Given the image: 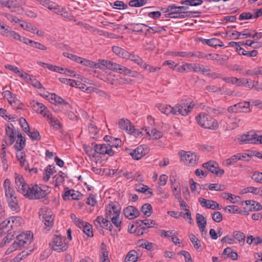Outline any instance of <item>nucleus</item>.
Here are the masks:
<instances>
[{"label": "nucleus", "instance_id": "obj_32", "mask_svg": "<svg viewBox=\"0 0 262 262\" xmlns=\"http://www.w3.org/2000/svg\"><path fill=\"white\" fill-rule=\"evenodd\" d=\"M101 255H99V259L101 262H111L108 258V252L106 250V246L103 243L101 244Z\"/></svg>", "mask_w": 262, "mask_h": 262}, {"label": "nucleus", "instance_id": "obj_57", "mask_svg": "<svg viewBox=\"0 0 262 262\" xmlns=\"http://www.w3.org/2000/svg\"><path fill=\"white\" fill-rule=\"evenodd\" d=\"M112 7L116 9H124L127 7V5L122 1H117L111 4Z\"/></svg>", "mask_w": 262, "mask_h": 262}, {"label": "nucleus", "instance_id": "obj_20", "mask_svg": "<svg viewBox=\"0 0 262 262\" xmlns=\"http://www.w3.org/2000/svg\"><path fill=\"white\" fill-rule=\"evenodd\" d=\"M99 158H102V156L107 155L109 156H113L114 154L110 143L99 144Z\"/></svg>", "mask_w": 262, "mask_h": 262}, {"label": "nucleus", "instance_id": "obj_47", "mask_svg": "<svg viewBox=\"0 0 262 262\" xmlns=\"http://www.w3.org/2000/svg\"><path fill=\"white\" fill-rule=\"evenodd\" d=\"M254 31H251L248 30H245L243 32H236V33L238 34V39H244L248 37H252Z\"/></svg>", "mask_w": 262, "mask_h": 262}, {"label": "nucleus", "instance_id": "obj_64", "mask_svg": "<svg viewBox=\"0 0 262 262\" xmlns=\"http://www.w3.org/2000/svg\"><path fill=\"white\" fill-rule=\"evenodd\" d=\"M252 179L257 183H262V172L255 171L252 177Z\"/></svg>", "mask_w": 262, "mask_h": 262}, {"label": "nucleus", "instance_id": "obj_33", "mask_svg": "<svg viewBox=\"0 0 262 262\" xmlns=\"http://www.w3.org/2000/svg\"><path fill=\"white\" fill-rule=\"evenodd\" d=\"M14 126L12 124H10L6 127V134L9 138L10 144H12L15 141Z\"/></svg>", "mask_w": 262, "mask_h": 262}, {"label": "nucleus", "instance_id": "obj_17", "mask_svg": "<svg viewBox=\"0 0 262 262\" xmlns=\"http://www.w3.org/2000/svg\"><path fill=\"white\" fill-rule=\"evenodd\" d=\"M0 33L4 36L12 37L16 40L20 39V36L15 31H10L9 27L5 26L0 21Z\"/></svg>", "mask_w": 262, "mask_h": 262}, {"label": "nucleus", "instance_id": "obj_58", "mask_svg": "<svg viewBox=\"0 0 262 262\" xmlns=\"http://www.w3.org/2000/svg\"><path fill=\"white\" fill-rule=\"evenodd\" d=\"M238 161V159L236 155H233L230 158L226 159L223 164L226 166L232 165Z\"/></svg>", "mask_w": 262, "mask_h": 262}, {"label": "nucleus", "instance_id": "obj_12", "mask_svg": "<svg viewBox=\"0 0 262 262\" xmlns=\"http://www.w3.org/2000/svg\"><path fill=\"white\" fill-rule=\"evenodd\" d=\"M249 101H243L229 106L227 110L229 113H250L251 110Z\"/></svg>", "mask_w": 262, "mask_h": 262}, {"label": "nucleus", "instance_id": "obj_63", "mask_svg": "<svg viewBox=\"0 0 262 262\" xmlns=\"http://www.w3.org/2000/svg\"><path fill=\"white\" fill-rule=\"evenodd\" d=\"M202 0H185L182 4L191 6H196L202 4Z\"/></svg>", "mask_w": 262, "mask_h": 262}, {"label": "nucleus", "instance_id": "obj_16", "mask_svg": "<svg viewBox=\"0 0 262 262\" xmlns=\"http://www.w3.org/2000/svg\"><path fill=\"white\" fill-rule=\"evenodd\" d=\"M186 8L184 6H176L175 5L169 6V13L168 15L173 14L185 13L186 16H189L192 14H200L198 11H186Z\"/></svg>", "mask_w": 262, "mask_h": 262}, {"label": "nucleus", "instance_id": "obj_40", "mask_svg": "<svg viewBox=\"0 0 262 262\" xmlns=\"http://www.w3.org/2000/svg\"><path fill=\"white\" fill-rule=\"evenodd\" d=\"M188 236L195 249L199 250L202 247L200 241L195 235L192 233H189Z\"/></svg>", "mask_w": 262, "mask_h": 262}, {"label": "nucleus", "instance_id": "obj_34", "mask_svg": "<svg viewBox=\"0 0 262 262\" xmlns=\"http://www.w3.org/2000/svg\"><path fill=\"white\" fill-rule=\"evenodd\" d=\"M10 220L11 230L15 229L20 226L21 218L19 216H12L8 219Z\"/></svg>", "mask_w": 262, "mask_h": 262}, {"label": "nucleus", "instance_id": "obj_49", "mask_svg": "<svg viewBox=\"0 0 262 262\" xmlns=\"http://www.w3.org/2000/svg\"><path fill=\"white\" fill-rule=\"evenodd\" d=\"M129 134L134 135L136 137H142L146 134L145 133V127L139 129L135 128L134 126H133Z\"/></svg>", "mask_w": 262, "mask_h": 262}, {"label": "nucleus", "instance_id": "obj_29", "mask_svg": "<svg viewBox=\"0 0 262 262\" xmlns=\"http://www.w3.org/2000/svg\"><path fill=\"white\" fill-rule=\"evenodd\" d=\"M18 139L14 145L15 149L17 151H20L25 147L26 144V139L23 137L21 133L17 135Z\"/></svg>", "mask_w": 262, "mask_h": 262}, {"label": "nucleus", "instance_id": "obj_27", "mask_svg": "<svg viewBox=\"0 0 262 262\" xmlns=\"http://www.w3.org/2000/svg\"><path fill=\"white\" fill-rule=\"evenodd\" d=\"M46 118L49 121L51 125L54 128L58 129L61 127V124L60 123L59 120L53 116L50 112L48 114V115L46 117Z\"/></svg>", "mask_w": 262, "mask_h": 262}, {"label": "nucleus", "instance_id": "obj_46", "mask_svg": "<svg viewBox=\"0 0 262 262\" xmlns=\"http://www.w3.org/2000/svg\"><path fill=\"white\" fill-rule=\"evenodd\" d=\"M99 225L110 231L112 230L113 226L109 219L102 218L101 222L99 221Z\"/></svg>", "mask_w": 262, "mask_h": 262}, {"label": "nucleus", "instance_id": "obj_41", "mask_svg": "<svg viewBox=\"0 0 262 262\" xmlns=\"http://www.w3.org/2000/svg\"><path fill=\"white\" fill-rule=\"evenodd\" d=\"M223 199L229 200L232 203H236L240 201V197L237 195H234L230 193H223L222 194Z\"/></svg>", "mask_w": 262, "mask_h": 262}, {"label": "nucleus", "instance_id": "obj_22", "mask_svg": "<svg viewBox=\"0 0 262 262\" xmlns=\"http://www.w3.org/2000/svg\"><path fill=\"white\" fill-rule=\"evenodd\" d=\"M200 40L202 42V43L204 45H207L212 47H222L224 46V44L219 39L215 38L211 39L200 38Z\"/></svg>", "mask_w": 262, "mask_h": 262}, {"label": "nucleus", "instance_id": "obj_7", "mask_svg": "<svg viewBox=\"0 0 262 262\" xmlns=\"http://www.w3.org/2000/svg\"><path fill=\"white\" fill-rule=\"evenodd\" d=\"M50 247L54 251L57 252L66 251L69 247V243L67 238L65 236L60 235H56L49 243Z\"/></svg>", "mask_w": 262, "mask_h": 262}, {"label": "nucleus", "instance_id": "obj_62", "mask_svg": "<svg viewBox=\"0 0 262 262\" xmlns=\"http://www.w3.org/2000/svg\"><path fill=\"white\" fill-rule=\"evenodd\" d=\"M29 254L28 251H22L14 258V262H19L21 260L25 259Z\"/></svg>", "mask_w": 262, "mask_h": 262}, {"label": "nucleus", "instance_id": "obj_11", "mask_svg": "<svg viewBox=\"0 0 262 262\" xmlns=\"http://www.w3.org/2000/svg\"><path fill=\"white\" fill-rule=\"evenodd\" d=\"M258 136L254 131L251 130L241 136L238 140L241 144H258Z\"/></svg>", "mask_w": 262, "mask_h": 262}, {"label": "nucleus", "instance_id": "obj_54", "mask_svg": "<svg viewBox=\"0 0 262 262\" xmlns=\"http://www.w3.org/2000/svg\"><path fill=\"white\" fill-rule=\"evenodd\" d=\"M141 211L146 216H149L151 214L152 207L150 204L146 203L144 204L142 208Z\"/></svg>", "mask_w": 262, "mask_h": 262}, {"label": "nucleus", "instance_id": "obj_21", "mask_svg": "<svg viewBox=\"0 0 262 262\" xmlns=\"http://www.w3.org/2000/svg\"><path fill=\"white\" fill-rule=\"evenodd\" d=\"M32 107L34 111L40 114L45 118L50 113L48 109L41 103L35 102Z\"/></svg>", "mask_w": 262, "mask_h": 262}, {"label": "nucleus", "instance_id": "obj_39", "mask_svg": "<svg viewBox=\"0 0 262 262\" xmlns=\"http://www.w3.org/2000/svg\"><path fill=\"white\" fill-rule=\"evenodd\" d=\"M193 55H192V57H195L200 59L207 58L208 56H210L213 59H215L216 58V56H218L217 54H206L203 52L200 51H193L192 52Z\"/></svg>", "mask_w": 262, "mask_h": 262}, {"label": "nucleus", "instance_id": "obj_4", "mask_svg": "<svg viewBox=\"0 0 262 262\" xmlns=\"http://www.w3.org/2000/svg\"><path fill=\"white\" fill-rule=\"evenodd\" d=\"M33 235L30 232L21 233L16 236L13 243L6 250V254H9L17 250H21L23 248H28L33 240Z\"/></svg>", "mask_w": 262, "mask_h": 262}, {"label": "nucleus", "instance_id": "obj_28", "mask_svg": "<svg viewBox=\"0 0 262 262\" xmlns=\"http://www.w3.org/2000/svg\"><path fill=\"white\" fill-rule=\"evenodd\" d=\"M171 188L172 194L175 199L177 200H181V190L179 182H171Z\"/></svg>", "mask_w": 262, "mask_h": 262}, {"label": "nucleus", "instance_id": "obj_55", "mask_svg": "<svg viewBox=\"0 0 262 262\" xmlns=\"http://www.w3.org/2000/svg\"><path fill=\"white\" fill-rule=\"evenodd\" d=\"M26 133L32 139V140H39L41 139V137L39 132L37 130H34L31 132L30 129H28V132H26Z\"/></svg>", "mask_w": 262, "mask_h": 262}, {"label": "nucleus", "instance_id": "obj_3", "mask_svg": "<svg viewBox=\"0 0 262 262\" xmlns=\"http://www.w3.org/2000/svg\"><path fill=\"white\" fill-rule=\"evenodd\" d=\"M121 207L116 202H111L105 207V216L109 219L117 228H120L122 219L120 217Z\"/></svg>", "mask_w": 262, "mask_h": 262}, {"label": "nucleus", "instance_id": "obj_44", "mask_svg": "<svg viewBox=\"0 0 262 262\" xmlns=\"http://www.w3.org/2000/svg\"><path fill=\"white\" fill-rule=\"evenodd\" d=\"M124 58L129 59L140 67H141L144 62L143 60L139 56L135 54H130L129 52L128 56L127 57H125Z\"/></svg>", "mask_w": 262, "mask_h": 262}, {"label": "nucleus", "instance_id": "obj_23", "mask_svg": "<svg viewBox=\"0 0 262 262\" xmlns=\"http://www.w3.org/2000/svg\"><path fill=\"white\" fill-rule=\"evenodd\" d=\"M118 125L121 129L125 130L128 134L130 132V130L134 126L130 120L125 118L121 119L119 121Z\"/></svg>", "mask_w": 262, "mask_h": 262}, {"label": "nucleus", "instance_id": "obj_31", "mask_svg": "<svg viewBox=\"0 0 262 262\" xmlns=\"http://www.w3.org/2000/svg\"><path fill=\"white\" fill-rule=\"evenodd\" d=\"M232 236L241 245H244L246 238V235L240 231H234L232 233Z\"/></svg>", "mask_w": 262, "mask_h": 262}, {"label": "nucleus", "instance_id": "obj_10", "mask_svg": "<svg viewBox=\"0 0 262 262\" xmlns=\"http://www.w3.org/2000/svg\"><path fill=\"white\" fill-rule=\"evenodd\" d=\"M36 1L57 15H63L66 13V9L65 8H61L59 5L50 0Z\"/></svg>", "mask_w": 262, "mask_h": 262}, {"label": "nucleus", "instance_id": "obj_1", "mask_svg": "<svg viewBox=\"0 0 262 262\" xmlns=\"http://www.w3.org/2000/svg\"><path fill=\"white\" fill-rule=\"evenodd\" d=\"M15 187L17 191L26 198L30 200L40 199L45 198L50 191L48 187H40L37 185L30 186L22 175L15 173Z\"/></svg>", "mask_w": 262, "mask_h": 262}, {"label": "nucleus", "instance_id": "obj_2", "mask_svg": "<svg viewBox=\"0 0 262 262\" xmlns=\"http://www.w3.org/2000/svg\"><path fill=\"white\" fill-rule=\"evenodd\" d=\"M4 188L6 201L9 208L12 211L19 212L20 210L19 201L16 195L15 190L9 179H6L5 180Z\"/></svg>", "mask_w": 262, "mask_h": 262}, {"label": "nucleus", "instance_id": "obj_6", "mask_svg": "<svg viewBox=\"0 0 262 262\" xmlns=\"http://www.w3.org/2000/svg\"><path fill=\"white\" fill-rule=\"evenodd\" d=\"M106 68L108 69L116 70L120 74L124 75L133 76V72L129 69L120 64L106 60H99V69Z\"/></svg>", "mask_w": 262, "mask_h": 262}, {"label": "nucleus", "instance_id": "obj_51", "mask_svg": "<svg viewBox=\"0 0 262 262\" xmlns=\"http://www.w3.org/2000/svg\"><path fill=\"white\" fill-rule=\"evenodd\" d=\"M135 190L139 192H145L147 191L148 194H152V192L147 185H145L143 184H140L136 185L135 187Z\"/></svg>", "mask_w": 262, "mask_h": 262}, {"label": "nucleus", "instance_id": "obj_52", "mask_svg": "<svg viewBox=\"0 0 262 262\" xmlns=\"http://www.w3.org/2000/svg\"><path fill=\"white\" fill-rule=\"evenodd\" d=\"M139 247L151 250L153 248V244L145 240H140L138 242Z\"/></svg>", "mask_w": 262, "mask_h": 262}, {"label": "nucleus", "instance_id": "obj_56", "mask_svg": "<svg viewBox=\"0 0 262 262\" xmlns=\"http://www.w3.org/2000/svg\"><path fill=\"white\" fill-rule=\"evenodd\" d=\"M196 222L198 227L206 226L207 222L205 218L202 214L197 213L196 214Z\"/></svg>", "mask_w": 262, "mask_h": 262}, {"label": "nucleus", "instance_id": "obj_45", "mask_svg": "<svg viewBox=\"0 0 262 262\" xmlns=\"http://www.w3.org/2000/svg\"><path fill=\"white\" fill-rule=\"evenodd\" d=\"M240 119L236 118H229L228 121V127L230 129H234L239 126Z\"/></svg>", "mask_w": 262, "mask_h": 262}, {"label": "nucleus", "instance_id": "obj_50", "mask_svg": "<svg viewBox=\"0 0 262 262\" xmlns=\"http://www.w3.org/2000/svg\"><path fill=\"white\" fill-rule=\"evenodd\" d=\"M224 210L228 213H242L241 209L238 206L235 205L227 206L224 208Z\"/></svg>", "mask_w": 262, "mask_h": 262}, {"label": "nucleus", "instance_id": "obj_42", "mask_svg": "<svg viewBox=\"0 0 262 262\" xmlns=\"http://www.w3.org/2000/svg\"><path fill=\"white\" fill-rule=\"evenodd\" d=\"M137 259V252L135 250H131L126 255L125 262H136Z\"/></svg>", "mask_w": 262, "mask_h": 262}, {"label": "nucleus", "instance_id": "obj_38", "mask_svg": "<svg viewBox=\"0 0 262 262\" xmlns=\"http://www.w3.org/2000/svg\"><path fill=\"white\" fill-rule=\"evenodd\" d=\"M0 3L4 6L10 9H13L19 7V4L17 1H13V0H0ZM12 11L13 10H12Z\"/></svg>", "mask_w": 262, "mask_h": 262}, {"label": "nucleus", "instance_id": "obj_59", "mask_svg": "<svg viewBox=\"0 0 262 262\" xmlns=\"http://www.w3.org/2000/svg\"><path fill=\"white\" fill-rule=\"evenodd\" d=\"M7 235L3 239V242H4V244H6L7 243H9L14 238L15 235L14 232L11 231L10 229H8L7 230Z\"/></svg>", "mask_w": 262, "mask_h": 262}, {"label": "nucleus", "instance_id": "obj_18", "mask_svg": "<svg viewBox=\"0 0 262 262\" xmlns=\"http://www.w3.org/2000/svg\"><path fill=\"white\" fill-rule=\"evenodd\" d=\"M199 201L203 207L211 209H221V206L214 201L199 198Z\"/></svg>", "mask_w": 262, "mask_h": 262}, {"label": "nucleus", "instance_id": "obj_15", "mask_svg": "<svg viewBox=\"0 0 262 262\" xmlns=\"http://www.w3.org/2000/svg\"><path fill=\"white\" fill-rule=\"evenodd\" d=\"M148 152V149L144 145L138 146L134 149L129 150V154L136 160H138L145 156Z\"/></svg>", "mask_w": 262, "mask_h": 262}, {"label": "nucleus", "instance_id": "obj_19", "mask_svg": "<svg viewBox=\"0 0 262 262\" xmlns=\"http://www.w3.org/2000/svg\"><path fill=\"white\" fill-rule=\"evenodd\" d=\"M123 214L127 219L133 220L139 216L140 212L134 206H128L124 209Z\"/></svg>", "mask_w": 262, "mask_h": 262}, {"label": "nucleus", "instance_id": "obj_53", "mask_svg": "<svg viewBox=\"0 0 262 262\" xmlns=\"http://www.w3.org/2000/svg\"><path fill=\"white\" fill-rule=\"evenodd\" d=\"M193 55L192 52L176 51L173 52L172 55L184 58H191Z\"/></svg>", "mask_w": 262, "mask_h": 262}, {"label": "nucleus", "instance_id": "obj_8", "mask_svg": "<svg viewBox=\"0 0 262 262\" xmlns=\"http://www.w3.org/2000/svg\"><path fill=\"white\" fill-rule=\"evenodd\" d=\"M39 219L44 223L45 228L49 231L54 225V216L52 210L47 207L41 208L39 212Z\"/></svg>", "mask_w": 262, "mask_h": 262}, {"label": "nucleus", "instance_id": "obj_37", "mask_svg": "<svg viewBox=\"0 0 262 262\" xmlns=\"http://www.w3.org/2000/svg\"><path fill=\"white\" fill-rule=\"evenodd\" d=\"M50 98L51 99V100H54L55 103H56L63 104L64 105L67 106V108L71 107L70 104L68 102H66L61 97L56 95L55 94H51Z\"/></svg>", "mask_w": 262, "mask_h": 262}, {"label": "nucleus", "instance_id": "obj_5", "mask_svg": "<svg viewBox=\"0 0 262 262\" xmlns=\"http://www.w3.org/2000/svg\"><path fill=\"white\" fill-rule=\"evenodd\" d=\"M195 119L198 124L205 128L216 130L219 127L217 121L205 113H200Z\"/></svg>", "mask_w": 262, "mask_h": 262}, {"label": "nucleus", "instance_id": "obj_30", "mask_svg": "<svg viewBox=\"0 0 262 262\" xmlns=\"http://www.w3.org/2000/svg\"><path fill=\"white\" fill-rule=\"evenodd\" d=\"M16 157L19 162L21 167H24L26 170L29 167V164L26 162L25 157L26 154L24 152L17 151L16 153Z\"/></svg>", "mask_w": 262, "mask_h": 262}, {"label": "nucleus", "instance_id": "obj_43", "mask_svg": "<svg viewBox=\"0 0 262 262\" xmlns=\"http://www.w3.org/2000/svg\"><path fill=\"white\" fill-rule=\"evenodd\" d=\"M63 174L62 171H60L53 178V181L55 186L57 187L59 186L64 181V177L63 176Z\"/></svg>", "mask_w": 262, "mask_h": 262}, {"label": "nucleus", "instance_id": "obj_14", "mask_svg": "<svg viewBox=\"0 0 262 262\" xmlns=\"http://www.w3.org/2000/svg\"><path fill=\"white\" fill-rule=\"evenodd\" d=\"M203 167L217 176H221L225 172L224 170L220 168L219 164L214 161H209L204 163Z\"/></svg>", "mask_w": 262, "mask_h": 262}, {"label": "nucleus", "instance_id": "obj_48", "mask_svg": "<svg viewBox=\"0 0 262 262\" xmlns=\"http://www.w3.org/2000/svg\"><path fill=\"white\" fill-rule=\"evenodd\" d=\"M9 224L10 220H8V219L1 223L0 224V236H2L3 234L6 233L7 230L10 228Z\"/></svg>", "mask_w": 262, "mask_h": 262}, {"label": "nucleus", "instance_id": "obj_13", "mask_svg": "<svg viewBox=\"0 0 262 262\" xmlns=\"http://www.w3.org/2000/svg\"><path fill=\"white\" fill-rule=\"evenodd\" d=\"M194 104L193 102H189L186 101H182L176 105V110L177 115L181 114L182 116H187L193 107Z\"/></svg>", "mask_w": 262, "mask_h": 262}, {"label": "nucleus", "instance_id": "obj_36", "mask_svg": "<svg viewBox=\"0 0 262 262\" xmlns=\"http://www.w3.org/2000/svg\"><path fill=\"white\" fill-rule=\"evenodd\" d=\"M112 50L114 53L123 58L128 56V52L119 47L114 46L112 47Z\"/></svg>", "mask_w": 262, "mask_h": 262}, {"label": "nucleus", "instance_id": "obj_24", "mask_svg": "<svg viewBox=\"0 0 262 262\" xmlns=\"http://www.w3.org/2000/svg\"><path fill=\"white\" fill-rule=\"evenodd\" d=\"M145 133L152 139H158L162 137V133L154 128L146 127Z\"/></svg>", "mask_w": 262, "mask_h": 262}, {"label": "nucleus", "instance_id": "obj_61", "mask_svg": "<svg viewBox=\"0 0 262 262\" xmlns=\"http://www.w3.org/2000/svg\"><path fill=\"white\" fill-rule=\"evenodd\" d=\"M146 0H132L129 2V5L131 7H141L146 3Z\"/></svg>", "mask_w": 262, "mask_h": 262}, {"label": "nucleus", "instance_id": "obj_9", "mask_svg": "<svg viewBox=\"0 0 262 262\" xmlns=\"http://www.w3.org/2000/svg\"><path fill=\"white\" fill-rule=\"evenodd\" d=\"M179 155L181 161L186 165L194 166L198 164L199 158V156L194 152L181 150L179 152Z\"/></svg>", "mask_w": 262, "mask_h": 262}, {"label": "nucleus", "instance_id": "obj_26", "mask_svg": "<svg viewBox=\"0 0 262 262\" xmlns=\"http://www.w3.org/2000/svg\"><path fill=\"white\" fill-rule=\"evenodd\" d=\"M245 204L247 206V208H245V209H248L250 211H259L262 209L260 203L252 200H247L245 201Z\"/></svg>", "mask_w": 262, "mask_h": 262}, {"label": "nucleus", "instance_id": "obj_35", "mask_svg": "<svg viewBox=\"0 0 262 262\" xmlns=\"http://www.w3.org/2000/svg\"><path fill=\"white\" fill-rule=\"evenodd\" d=\"M137 226L141 227L142 228L152 227L154 225V221L149 219L139 220L136 222Z\"/></svg>", "mask_w": 262, "mask_h": 262}, {"label": "nucleus", "instance_id": "obj_25", "mask_svg": "<svg viewBox=\"0 0 262 262\" xmlns=\"http://www.w3.org/2000/svg\"><path fill=\"white\" fill-rule=\"evenodd\" d=\"M159 110L161 112V113L166 115L170 114L177 115V112H176V105L174 107H172L168 104H160L159 106Z\"/></svg>", "mask_w": 262, "mask_h": 262}, {"label": "nucleus", "instance_id": "obj_60", "mask_svg": "<svg viewBox=\"0 0 262 262\" xmlns=\"http://www.w3.org/2000/svg\"><path fill=\"white\" fill-rule=\"evenodd\" d=\"M141 67L143 68L145 70H146L147 71L150 73L155 72L156 71L160 70L161 69L159 67H154L152 66L146 64L144 62H143Z\"/></svg>", "mask_w": 262, "mask_h": 262}]
</instances>
